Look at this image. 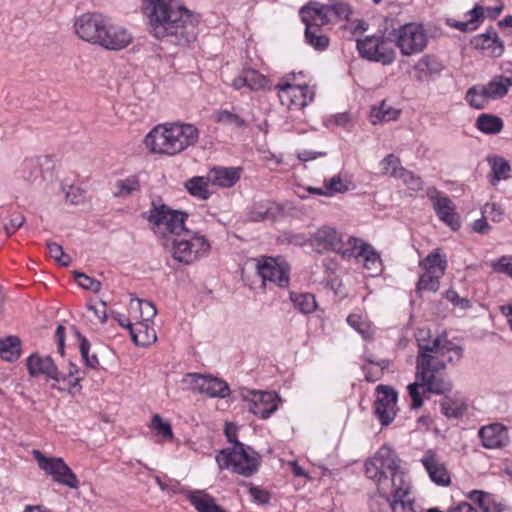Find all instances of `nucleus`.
Returning <instances> with one entry per match:
<instances>
[{
  "mask_svg": "<svg viewBox=\"0 0 512 512\" xmlns=\"http://www.w3.org/2000/svg\"><path fill=\"white\" fill-rule=\"evenodd\" d=\"M243 398L250 412L261 419H268L279 408L280 398L274 391L248 390Z\"/></svg>",
  "mask_w": 512,
  "mask_h": 512,
  "instance_id": "nucleus-14",
  "label": "nucleus"
},
{
  "mask_svg": "<svg viewBox=\"0 0 512 512\" xmlns=\"http://www.w3.org/2000/svg\"><path fill=\"white\" fill-rule=\"evenodd\" d=\"M25 217L20 213L11 215L9 222L4 225L5 231L8 235L14 234L19 228L23 226Z\"/></svg>",
  "mask_w": 512,
  "mask_h": 512,
  "instance_id": "nucleus-64",
  "label": "nucleus"
},
{
  "mask_svg": "<svg viewBox=\"0 0 512 512\" xmlns=\"http://www.w3.org/2000/svg\"><path fill=\"white\" fill-rule=\"evenodd\" d=\"M300 16L305 26L312 24L322 27L330 22L329 5L311 2L300 9Z\"/></svg>",
  "mask_w": 512,
  "mask_h": 512,
  "instance_id": "nucleus-24",
  "label": "nucleus"
},
{
  "mask_svg": "<svg viewBox=\"0 0 512 512\" xmlns=\"http://www.w3.org/2000/svg\"><path fill=\"white\" fill-rule=\"evenodd\" d=\"M244 81H246L249 90L262 89L266 84V78L254 69H243Z\"/></svg>",
  "mask_w": 512,
  "mask_h": 512,
  "instance_id": "nucleus-51",
  "label": "nucleus"
},
{
  "mask_svg": "<svg viewBox=\"0 0 512 512\" xmlns=\"http://www.w3.org/2000/svg\"><path fill=\"white\" fill-rule=\"evenodd\" d=\"M187 214L171 210L166 205L153 207L149 211L148 221L153 226L155 234L161 236L163 241L173 238L185 230Z\"/></svg>",
  "mask_w": 512,
  "mask_h": 512,
  "instance_id": "nucleus-7",
  "label": "nucleus"
},
{
  "mask_svg": "<svg viewBox=\"0 0 512 512\" xmlns=\"http://www.w3.org/2000/svg\"><path fill=\"white\" fill-rule=\"evenodd\" d=\"M210 175L207 176H194L185 182V188L195 198L200 200H207L212 195L210 190Z\"/></svg>",
  "mask_w": 512,
  "mask_h": 512,
  "instance_id": "nucleus-30",
  "label": "nucleus"
},
{
  "mask_svg": "<svg viewBox=\"0 0 512 512\" xmlns=\"http://www.w3.org/2000/svg\"><path fill=\"white\" fill-rule=\"evenodd\" d=\"M442 277L423 272L416 285V292L421 294L424 291L436 292L440 287V279Z\"/></svg>",
  "mask_w": 512,
  "mask_h": 512,
  "instance_id": "nucleus-47",
  "label": "nucleus"
},
{
  "mask_svg": "<svg viewBox=\"0 0 512 512\" xmlns=\"http://www.w3.org/2000/svg\"><path fill=\"white\" fill-rule=\"evenodd\" d=\"M399 116V111L382 103L380 107L373 109L372 117L375 118L372 120L373 124H376L377 121H391L395 120Z\"/></svg>",
  "mask_w": 512,
  "mask_h": 512,
  "instance_id": "nucleus-52",
  "label": "nucleus"
},
{
  "mask_svg": "<svg viewBox=\"0 0 512 512\" xmlns=\"http://www.w3.org/2000/svg\"><path fill=\"white\" fill-rule=\"evenodd\" d=\"M199 130L190 123H169L154 127L145 138V145L154 153L176 155L194 146Z\"/></svg>",
  "mask_w": 512,
  "mask_h": 512,
  "instance_id": "nucleus-4",
  "label": "nucleus"
},
{
  "mask_svg": "<svg viewBox=\"0 0 512 512\" xmlns=\"http://www.w3.org/2000/svg\"><path fill=\"white\" fill-rule=\"evenodd\" d=\"M392 512H418L415 508L414 501L409 498H395L386 500Z\"/></svg>",
  "mask_w": 512,
  "mask_h": 512,
  "instance_id": "nucleus-55",
  "label": "nucleus"
},
{
  "mask_svg": "<svg viewBox=\"0 0 512 512\" xmlns=\"http://www.w3.org/2000/svg\"><path fill=\"white\" fill-rule=\"evenodd\" d=\"M188 499L198 512H228L218 505L212 496L204 491L190 492Z\"/></svg>",
  "mask_w": 512,
  "mask_h": 512,
  "instance_id": "nucleus-32",
  "label": "nucleus"
},
{
  "mask_svg": "<svg viewBox=\"0 0 512 512\" xmlns=\"http://www.w3.org/2000/svg\"><path fill=\"white\" fill-rule=\"evenodd\" d=\"M374 413L382 426H388L396 416L397 392L390 386L378 385Z\"/></svg>",
  "mask_w": 512,
  "mask_h": 512,
  "instance_id": "nucleus-17",
  "label": "nucleus"
},
{
  "mask_svg": "<svg viewBox=\"0 0 512 512\" xmlns=\"http://www.w3.org/2000/svg\"><path fill=\"white\" fill-rule=\"evenodd\" d=\"M443 399L440 401V407L442 414L447 418H460L462 417L468 408V404L462 396L458 393L453 396L448 394L443 395Z\"/></svg>",
  "mask_w": 512,
  "mask_h": 512,
  "instance_id": "nucleus-26",
  "label": "nucleus"
},
{
  "mask_svg": "<svg viewBox=\"0 0 512 512\" xmlns=\"http://www.w3.org/2000/svg\"><path fill=\"white\" fill-rule=\"evenodd\" d=\"M348 248L343 252L344 258L354 257L363 261V267L368 271L369 276H377L382 272V261L379 253L372 245L362 239L349 236L347 238Z\"/></svg>",
  "mask_w": 512,
  "mask_h": 512,
  "instance_id": "nucleus-11",
  "label": "nucleus"
},
{
  "mask_svg": "<svg viewBox=\"0 0 512 512\" xmlns=\"http://www.w3.org/2000/svg\"><path fill=\"white\" fill-rule=\"evenodd\" d=\"M106 21L107 17L100 13L83 14L75 20V33L82 40L99 45Z\"/></svg>",
  "mask_w": 512,
  "mask_h": 512,
  "instance_id": "nucleus-16",
  "label": "nucleus"
},
{
  "mask_svg": "<svg viewBox=\"0 0 512 512\" xmlns=\"http://www.w3.org/2000/svg\"><path fill=\"white\" fill-rule=\"evenodd\" d=\"M401 459L388 445L381 446L365 462V474L377 485L380 496L385 500L407 498L411 493V480L401 467Z\"/></svg>",
  "mask_w": 512,
  "mask_h": 512,
  "instance_id": "nucleus-3",
  "label": "nucleus"
},
{
  "mask_svg": "<svg viewBox=\"0 0 512 512\" xmlns=\"http://www.w3.org/2000/svg\"><path fill=\"white\" fill-rule=\"evenodd\" d=\"M380 165L382 167V172L391 177H394V173L397 170L404 169L400 165V159L394 154H388L381 162Z\"/></svg>",
  "mask_w": 512,
  "mask_h": 512,
  "instance_id": "nucleus-60",
  "label": "nucleus"
},
{
  "mask_svg": "<svg viewBox=\"0 0 512 512\" xmlns=\"http://www.w3.org/2000/svg\"><path fill=\"white\" fill-rule=\"evenodd\" d=\"M150 34L157 40L179 47L197 37V16L180 0H146Z\"/></svg>",
  "mask_w": 512,
  "mask_h": 512,
  "instance_id": "nucleus-2",
  "label": "nucleus"
},
{
  "mask_svg": "<svg viewBox=\"0 0 512 512\" xmlns=\"http://www.w3.org/2000/svg\"><path fill=\"white\" fill-rule=\"evenodd\" d=\"M488 161L492 171V178L490 182L493 186H496L500 180H505L509 177L511 168L504 158L495 156L489 158Z\"/></svg>",
  "mask_w": 512,
  "mask_h": 512,
  "instance_id": "nucleus-40",
  "label": "nucleus"
},
{
  "mask_svg": "<svg viewBox=\"0 0 512 512\" xmlns=\"http://www.w3.org/2000/svg\"><path fill=\"white\" fill-rule=\"evenodd\" d=\"M427 197L432 201L434 211L440 221L448 225L452 230L460 228L461 224L456 212V206L447 195L435 187H429L427 189Z\"/></svg>",
  "mask_w": 512,
  "mask_h": 512,
  "instance_id": "nucleus-15",
  "label": "nucleus"
},
{
  "mask_svg": "<svg viewBox=\"0 0 512 512\" xmlns=\"http://www.w3.org/2000/svg\"><path fill=\"white\" fill-rule=\"evenodd\" d=\"M305 42L315 50L323 51L329 46V38L321 31V27L308 24L305 28Z\"/></svg>",
  "mask_w": 512,
  "mask_h": 512,
  "instance_id": "nucleus-38",
  "label": "nucleus"
},
{
  "mask_svg": "<svg viewBox=\"0 0 512 512\" xmlns=\"http://www.w3.org/2000/svg\"><path fill=\"white\" fill-rule=\"evenodd\" d=\"M478 436L486 449H499L509 442L506 428L499 423L490 424L479 429Z\"/></svg>",
  "mask_w": 512,
  "mask_h": 512,
  "instance_id": "nucleus-21",
  "label": "nucleus"
},
{
  "mask_svg": "<svg viewBox=\"0 0 512 512\" xmlns=\"http://www.w3.org/2000/svg\"><path fill=\"white\" fill-rule=\"evenodd\" d=\"M193 392L204 394L210 398H226L230 395L228 383L209 374L187 373L183 380Z\"/></svg>",
  "mask_w": 512,
  "mask_h": 512,
  "instance_id": "nucleus-10",
  "label": "nucleus"
},
{
  "mask_svg": "<svg viewBox=\"0 0 512 512\" xmlns=\"http://www.w3.org/2000/svg\"><path fill=\"white\" fill-rule=\"evenodd\" d=\"M420 461L434 484L443 487L450 485V473L445 464L439 460L435 452L432 450L426 451Z\"/></svg>",
  "mask_w": 512,
  "mask_h": 512,
  "instance_id": "nucleus-20",
  "label": "nucleus"
},
{
  "mask_svg": "<svg viewBox=\"0 0 512 512\" xmlns=\"http://www.w3.org/2000/svg\"><path fill=\"white\" fill-rule=\"evenodd\" d=\"M465 19L475 31L484 20V7L476 4L471 10L465 13Z\"/></svg>",
  "mask_w": 512,
  "mask_h": 512,
  "instance_id": "nucleus-59",
  "label": "nucleus"
},
{
  "mask_svg": "<svg viewBox=\"0 0 512 512\" xmlns=\"http://www.w3.org/2000/svg\"><path fill=\"white\" fill-rule=\"evenodd\" d=\"M510 86H512V75L511 77L496 76L489 83L483 85L489 99L504 97Z\"/></svg>",
  "mask_w": 512,
  "mask_h": 512,
  "instance_id": "nucleus-35",
  "label": "nucleus"
},
{
  "mask_svg": "<svg viewBox=\"0 0 512 512\" xmlns=\"http://www.w3.org/2000/svg\"><path fill=\"white\" fill-rule=\"evenodd\" d=\"M21 355V341L17 336H7L0 339V356L2 359L13 362Z\"/></svg>",
  "mask_w": 512,
  "mask_h": 512,
  "instance_id": "nucleus-34",
  "label": "nucleus"
},
{
  "mask_svg": "<svg viewBox=\"0 0 512 512\" xmlns=\"http://www.w3.org/2000/svg\"><path fill=\"white\" fill-rule=\"evenodd\" d=\"M325 193L328 197L333 196L335 193H344L348 191V186L339 176H333L330 179L324 180Z\"/></svg>",
  "mask_w": 512,
  "mask_h": 512,
  "instance_id": "nucleus-54",
  "label": "nucleus"
},
{
  "mask_svg": "<svg viewBox=\"0 0 512 512\" xmlns=\"http://www.w3.org/2000/svg\"><path fill=\"white\" fill-rule=\"evenodd\" d=\"M389 36L403 56L421 53L428 41L424 27L418 23H407L395 28Z\"/></svg>",
  "mask_w": 512,
  "mask_h": 512,
  "instance_id": "nucleus-8",
  "label": "nucleus"
},
{
  "mask_svg": "<svg viewBox=\"0 0 512 512\" xmlns=\"http://www.w3.org/2000/svg\"><path fill=\"white\" fill-rule=\"evenodd\" d=\"M347 323L357 331L363 339L371 340L373 338L374 329L372 324L365 317L359 314H350L347 317Z\"/></svg>",
  "mask_w": 512,
  "mask_h": 512,
  "instance_id": "nucleus-41",
  "label": "nucleus"
},
{
  "mask_svg": "<svg viewBox=\"0 0 512 512\" xmlns=\"http://www.w3.org/2000/svg\"><path fill=\"white\" fill-rule=\"evenodd\" d=\"M419 266L424 270V272L443 277L447 267L446 256L440 253V249H435L424 259L419 261Z\"/></svg>",
  "mask_w": 512,
  "mask_h": 512,
  "instance_id": "nucleus-29",
  "label": "nucleus"
},
{
  "mask_svg": "<svg viewBox=\"0 0 512 512\" xmlns=\"http://www.w3.org/2000/svg\"><path fill=\"white\" fill-rule=\"evenodd\" d=\"M256 271L263 283L269 281L281 288L289 285L290 267L281 257H262L257 260Z\"/></svg>",
  "mask_w": 512,
  "mask_h": 512,
  "instance_id": "nucleus-12",
  "label": "nucleus"
},
{
  "mask_svg": "<svg viewBox=\"0 0 512 512\" xmlns=\"http://www.w3.org/2000/svg\"><path fill=\"white\" fill-rule=\"evenodd\" d=\"M376 54L377 57L374 58V62H380L384 65L393 63L396 58L394 49L383 37H379Z\"/></svg>",
  "mask_w": 512,
  "mask_h": 512,
  "instance_id": "nucleus-50",
  "label": "nucleus"
},
{
  "mask_svg": "<svg viewBox=\"0 0 512 512\" xmlns=\"http://www.w3.org/2000/svg\"><path fill=\"white\" fill-rule=\"evenodd\" d=\"M130 305L132 308L136 305L140 311L142 321L137 324L139 332H142V330L145 329V332L147 333L148 322H150L157 314L155 305L150 301L134 298L131 299Z\"/></svg>",
  "mask_w": 512,
  "mask_h": 512,
  "instance_id": "nucleus-36",
  "label": "nucleus"
},
{
  "mask_svg": "<svg viewBox=\"0 0 512 512\" xmlns=\"http://www.w3.org/2000/svg\"><path fill=\"white\" fill-rule=\"evenodd\" d=\"M77 284L83 289L98 292L101 289L100 281L81 272L74 273Z\"/></svg>",
  "mask_w": 512,
  "mask_h": 512,
  "instance_id": "nucleus-58",
  "label": "nucleus"
},
{
  "mask_svg": "<svg viewBox=\"0 0 512 512\" xmlns=\"http://www.w3.org/2000/svg\"><path fill=\"white\" fill-rule=\"evenodd\" d=\"M116 196L126 197L139 191L140 183L136 176H129L116 182Z\"/></svg>",
  "mask_w": 512,
  "mask_h": 512,
  "instance_id": "nucleus-49",
  "label": "nucleus"
},
{
  "mask_svg": "<svg viewBox=\"0 0 512 512\" xmlns=\"http://www.w3.org/2000/svg\"><path fill=\"white\" fill-rule=\"evenodd\" d=\"M442 69V64L431 55L422 56L414 66L415 77L421 82L427 81L431 76L439 74Z\"/></svg>",
  "mask_w": 512,
  "mask_h": 512,
  "instance_id": "nucleus-28",
  "label": "nucleus"
},
{
  "mask_svg": "<svg viewBox=\"0 0 512 512\" xmlns=\"http://www.w3.org/2000/svg\"><path fill=\"white\" fill-rule=\"evenodd\" d=\"M29 374L33 377L44 374L54 381H61V372L58 370L54 360L50 356L31 355L27 359Z\"/></svg>",
  "mask_w": 512,
  "mask_h": 512,
  "instance_id": "nucleus-23",
  "label": "nucleus"
},
{
  "mask_svg": "<svg viewBox=\"0 0 512 512\" xmlns=\"http://www.w3.org/2000/svg\"><path fill=\"white\" fill-rule=\"evenodd\" d=\"M214 119L220 124L233 128H243L247 125V122L244 118L228 110L217 111L214 115Z\"/></svg>",
  "mask_w": 512,
  "mask_h": 512,
  "instance_id": "nucleus-46",
  "label": "nucleus"
},
{
  "mask_svg": "<svg viewBox=\"0 0 512 512\" xmlns=\"http://www.w3.org/2000/svg\"><path fill=\"white\" fill-rule=\"evenodd\" d=\"M491 267L498 273L507 274L512 278V255L502 256L491 262Z\"/></svg>",
  "mask_w": 512,
  "mask_h": 512,
  "instance_id": "nucleus-62",
  "label": "nucleus"
},
{
  "mask_svg": "<svg viewBox=\"0 0 512 512\" xmlns=\"http://www.w3.org/2000/svg\"><path fill=\"white\" fill-rule=\"evenodd\" d=\"M39 171V163L35 159H25L21 164V177L27 181H31Z\"/></svg>",
  "mask_w": 512,
  "mask_h": 512,
  "instance_id": "nucleus-61",
  "label": "nucleus"
},
{
  "mask_svg": "<svg viewBox=\"0 0 512 512\" xmlns=\"http://www.w3.org/2000/svg\"><path fill=\"white\" fill-rule=\"evenodd\" d=\"M418 352L415 365V381L408 384L407 392L411 409L423 406L424 393L445 395L451 393L453 382L446 372L447 363H456L462 358V348L450 340L445 333L432 338L430 330L416 332Z\"/></svg>",
  "mask_w": 512,
  "mask_h": 512,
  "instance_id": "nucleus-1",
  "label": "nucleus"
},
{
  "mask_svg": "<svg viewBox=\"0 0 512 512\" xmlns=\"http://www.w3.org/2000/svg\"><path fill=\"white\" fill-rule=\"evenodd\" d=\"M279 211V206L274 202H255L250 207L249 219L254 222H259L267 219H274Z\"/></svg>",
  "mask_w": 512,
  "mask_h": 512,
  "instance_id": "nucleus-33",
  "label": "nucleus"
},
{
  "mask_svg": "<svg viewBox=\"0 0 512 512\" xmlns=\"http://www.w3.org/2000/svg\"><path fill=\"white\" fill-rule=\"evenodd\" d=\"M378 41V36H367L364 39L357 40V50L360 56L369 61H374V58L377 57Z\"/></svg>",
  "mask_w": 512,
  "mask_h": 512,
  "instance_id": "nucleus-45",
  "label": "nucleus"
},
{
  "mask_svg": "<svg viewBox=\"0 0 512 512\" xmlns=\"http://www.w3.org/2000/svg\"><path fill=\"white\" fill-rule=\"evenodd\" d=\"M445 298L454 306L461 309L465 310L471 307V302L467 298L460 297L459 294L453 289L447 290L445 292Z\"/></svg>",
  "mask_w": 512,
  "mask_h": 512,
  "instance_id": "nucleus-63",
  "label": "nucleus"
},
{
  "mask_svg": "<svg viewBox=\"0 0 512 512\" xmlns=\"http://www.w3.org/2000/svg\"><path fill=\"white\" fill-rule=\"evenodd\" d=\"M466 102L475 109H483L488 104L489 97L483 85H475L468 89Z\"/></svg>",
  "mask_w": 512,
  "mask_h": 512,
  "instance_id": "nucleus-43",
  "label": "nucleus"
},
{
  "mask_svg": "<svg viewBox=\"0 0 512 512\" xmlns=\"http://www.w3.org/2000/svg\"><path fill=\"white\" fill-rule=\"evenodd\" d=\"M32 454L39 468L51 476L55 482L71 489L79 487V480L76 474L62 458L46 457L39 450H34Z\"/></svg>",
  "mask_w": 512,
  "mask_h": 512,
  "instance_id": "nucleus-9",
  "label": "nucleus"
},
{
  "mask_svg": "<svg viewBox=\"0 0 512 512\" xmlns=\"http://www.w3.org/2000/svg\"><path fill=\"white\" fill-rule=\"evenodd\" d=\"M74 334L79 341V350L84 364L88 368L96 369L99 366V360L96 354H89L91 348L90 342L77 329H74Z\"/></svg>",
  "mask_w": 512,
  "mask_h": 512,
  "instance_id": "nucleus-44",
  "label": "nucleus"
},
{
  "mask_svg": "<svg viewBox=\"0 0 512 512\" xmlns=\"http://www.w3.org/2000/svg\"><path fill=\"white\" fill-rule=\"evenodd\" d=\"M394 178L402 180L408 189L413 192H418L423 188L422 179L406 168L397 170V172L394 173Z\"/></svg>",
  "mask_w": 512,
  "mask_h": 512,
  "instance_id": "nucleus-48",
  "label": "nucleus"
},
{
  "mask_svg": "<svg viewBox=\"0 0 512 512\" xmlns=\"http://www.w3.org/2000/svg\"><path fill=\"white\" fill-rule=\"evenodd\" d=\"M188 499L198 512H228L218 505L212 496L204 491L190 492Z\"/></svg>",
  "mask_w": 512,
  "mask_h": 512,
  "instance_id": "nucleus-31",
  "label": "nucleus"
},
{
  "mask_svg": "<svg viewBox=\"0 0 512 512\" xmlns=\"http://www.w3.org/2000/svg\"><path fill=\"white\" fill-rule=\"evenodd\" d=\"M467 497L478 504L483 512H503L505 509L504 504L495 495L481 490L470 491Z\"/></svg>",
  "mask_w": 512,
  "mask_h": 512,
  "instance_id": "nucleus-27",
  "label": "nucleus"
},
{
  "mask_svg": "<svg viewBox=\"0 0 512 512\" xmlns=\"http://www.w3.org/2000/svg\"><path fill=\"white\" fill-rule=\"evenodd\" d=\"M279 100L282 105L292 109H302L313 102L315 91L308 85H293L286 81H281L275 85Z\"/></svg>",
  "mask_w": 512,
  "mask_h": 512,
  "instance_id": "nucleus-13",
  "label": "nucleus"
},
{
  "mask_svg": "<svg viewBox=\"0 0 512 512\" xmlns=\"http://www.w3.org/2000/svg\"><path fill=\"white\" fill-rule=\"evenodd\" d=\"M84 379V372L81 371L78 366L72 362L68 364V371L65 374L61 373V381L66 382L68 386V392L71 395H75L82 389L81 381Z\"/></svg>",
  "mask_w": 512,
  "mask_h": 512,
  "instance_id": "nucleus-37",
  "label": "nucleus"
},
{
  "mask_svg": "<svg viewBox=\"0 0 512 512\" xmlns=\"http://www.w3.org/2000/svg\"><path fill=\"white\" fill-rule=\"evenodd\" d=\"M241 167H213L208 173L213 185L222 188L233 187L241 178Z\"/></svg>",
  "mask_w": 512,
  "mask_h": 512,
  "instance_id": "nucleus-25",
  "label": "nucleus"
},
{
  "mask_svg": "<svg viewBox=\"0 0 512 512\" xmlns=\"http://www.w3.org/2000/svg\"><path fill=\"white\" fill-rule=\"evenodd\" d=\"M100 38L99 46L112 51L126 48L133 40L132 34L124 26L113 24L108 18Z\"/></svg>",
  "mask_w": 512,
  "mask_h": 512,
  "instance_id": "nucleus-18",
  "label": "nucleus"
},
{
  "mask_svg": "<svg viewBox=\"0 0 512 512\" xmlns=\"http://www.w3.org/2000/svg\"><path fill=\"white\" fill-rule=\"evenodd\" d=\"M290 299L296 309L303 314H309L316 310L317 303L314 295L310 293H290Z\"/></svg>",
  "mask_w": 512,
  "mask_h": 512,
  "instance_id": "nucleus-42",
  "label": "nucleus"
},
{
  "mask_svg": "<svg viewBox=\"0 0 512 512\" xmlns=\"http://www.w3.org/2000/svg\"><path fill=\"white\" fill-rule=\"evenodd\" d=\"M216 462L220 469L250 477L259 469L260 456L252 447L237 443L232 448L222 449L216 455Z\"/></svg>",
  "mask_w": 512,
  "mask_h": 512,
  "instance_id": "nucleus-6",
  "label": "nucleus"
},
{
  "mask_svg": "<svg viewBox=\"0 0 512 512\" xmlns=\"http://www.w3.org/2000/svg\"><path fill=\"white\" fill-rule=\"evenodd\" d=\"M163 247L170 252L174 260L190 265L208 255L210 243L198 233L185 228L184 232L162 242Z\"/></svg>",
  "mask_w": 512,
  "mask_h": 512,
  "instance_id": "nucleus-5",
  "label": "nucleus"
},
{
  "mask_svg": "<svg viewBox=\"0 0 512 512\" xmlns=\"http://www.w3.org/2000/svg\"><path fill=\"white\" fill-rule=\"evenodd\" d=\"M476 127L485 134H497L503 129V121L495 115L481 114L477 118Z\"/></svg>",
  "mask_w": 512,
  "mask_h": 512,
  "instance_id": "nucleus-39",
  "label": "nucleus"
},
{
  "mask_svg": "<svg viewBox=\"0 0 512 512\" xmlns=\"http://www.w3.org/2000/svg\"><path fill=\"white\" fill-rule=\"evenodd\" d=\"M118 322L122 327H125L129 330L131 338L136 345L145 346L149 343V336L145 335V337L142 338L140 336L141 332H139L138 327L137 328L133 327V325L130 323L128 318H125V317L119 318Z\"/></svg>",
  "mask_w": 512,
  "mask_h": 512,
  "instance_id": "nucleus-57",
  "label": "nucleus"
},
{
  "mask_svg": "<svg viewBox=\"0 0 512 512\" xmlns=\"http://www.w3.org/2000/svg\"><path fill=\"white\" fill-rule=\"evenodd\" d=\"M151 428L156 432L157 435L163 439H171L173 436L172 427L169 422L164 421L163 418L155 414L151 420Z\"/></svg>",
  "mask_w": 512,
  "mask_h": 512,
  "instance_id": "nucleus-53",
  "label": "nucleus"
},
{
  "mask_svg": "<svg viewBox=\"0 0 512 512\" xmlns=\"http://www.w3.org/2000/svg\"><path fill=\"white\" fill-rule=\"evenodd\" d=\"M313 245L330 249L343 257V252L348 248L347 242H343V236L335 228L324 226L318 229L312 236Z\"/></svg>",
  "mask_w": 512,
  "mask_h": 512,
  "instance_id": "nucleus-19",
  "label": "nucleus"
},
{
  "mask_svg": "<svg viewBox=\"0 0 512 512\" xmlns=\"http://www.w3.org/2000/svg\"><path fill=\"white\" fill-rule=\"evenodd\" d=\"M48 253L57 263L62 266H68L70 264V257L64 253L63 248L56 242L47 243Z\"/></svg>",
  "mask_w": 512,
  "mask_h": 512,
  "instance_id": "nucleus-56",
  "label": "nucleus"
},
{
  "mask_svg": "<svg viewBox=\"0 0 512 512\" xmlns=\"http://www.w3.org/2000/svg\"><path fill=\"white\" fill-rule=\"evenodd\" d=\"M472 45L492 57H500L504 52L503 41L493 27H489L484 33L476 35L472 40Z\"/></svg>",
  "mask_w": 512,
  "mask_h": 512,
  "instance_id": "nucleus-22",
  "label": "nucleus"
}]
</instances>
